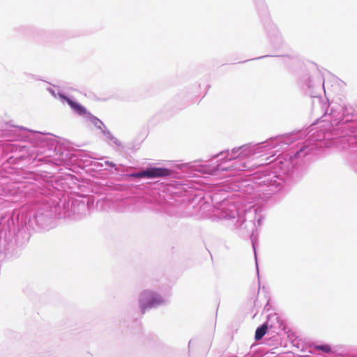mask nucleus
I'll return each mask as SVG.
<instances>
[{
	"label": "nucleus",
	"mask_w": 357,
	"mask_h": 357,
	"mask_svg": "<svg viewBox=\"0 0 357 357\" xmlns=\"http://www.w3.org/2000/svg\"><path fill=\"white\" fill-rule=\"evenodd\" d=\"M163 302L164 300L160 295L154 292L146 291L141 295L140 307L142 312L144 313L146 308L161 305Z\"/></svg>",
	"instance_id": "obj_1"
},
{
	"label": "nucleus",
	"mask_w": 357,
	"mask_h": 357,
	"mask_svg": "<svg viewBox=\"0 0 357 357\" xmlns=\"http://www.w3.org/2000/svg\"><path fill=\"white\" fill-rule=\"evenodd\" d=\"M171 170L167 168L162 167H151L148 168L146 170L141 171L139 172L132 174L131 176L135 178H144L147 177L149 178H158L167 176L171 174Z\"/></svg>",
	"instance_id": "obj_2"
},
{
	"label": "nucleus",
	"mask_w": 357,
	"mask_h": 357,
	"mask_svg": "<svg viewBox=\"0 0 357 357\" xmlns=\"http://www.w3.org/2000/svg\"><path fill=\"white\" fill-rule=\"evenodd\" d=\"M61 97L64 99L68 102V104L79 115H84L86 114V109L82 105L73 102L70 98L64 96H61Z\"/></svg>",
	"instance_id": "obj_3"
},
{
	"label": "nucleus",
	"mask_w": 357,
	"mask_h": 357,
	"mask_svg": "<svg viewBox=\"0 0 357 357\" xmlns=\"http://www.w3.org/2000/svg\"><path fill=\"white\" fill-rule=\"evenodd\" d=\"M268 326L266 324H264L261 327L256 330L255 338L256 340H261L264 335L266 333Z\"/></svg>",
	"instance_id": "obj_4"
},
{
	"label": "nucleus",
	"mask_w": 357,
	"mask_h": 357,
	"mask_svg": "<svg viewBox=\"0 0 357 357\" xmlns=\"http://www.w3.org/2000/svg\"><path fill=\"white\" fill-rule=\"evenodd\" d=\"M92 122L93 123L94 126H96L97 128H98L100 129H101L102 126H103L102 122L100 120H99L98 119L95 118V117L93 118Z\"/></svg>",
	"instance_id": "obj_5"
},
{
	"label": "nucleus",
	"mask_w": 357,
	"mask_h": 357,
	"mask_svg": "<svg viewBox=\"0 0 357 357\" xmlns=\"http://www.w3.org/2000/svg\"><path fill=\"white\" fill-rule=\"evenodd\" d=\"M317 348H318L319 349H320V350L324 351V352H326V353H328V352H330V351H331V347H330V346H329V345H327V344H326V345L319 346V347H317Z\"/></svg>",
	"instance_id": "obj_6"
}]
</instances>
